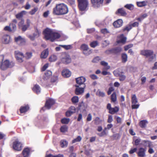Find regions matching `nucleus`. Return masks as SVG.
Returning <instances> with one entry per match:
<instances>
[{
	"instance_id": "f257e3e1",
	"label": "nucleus",
	"mask_w": 157,
	"mask_h": 157,
	"mask_svg": "<svg viewBox=\"0 0 157 157\" xmlns=\"http://www.w3.org/2000/svg\"><path fill=\"white\" fill-rule=\"evenodd\" d=\"M44 33L45 39L47 40H50L52 42L60 37V34L56 31L48 28L46 29L44 31Z\"/></svg>"
},
{
	"instance_id": "f03ea898",
	"label": "nucleus",
	"mask_w": 157,
	"mask_h": 157,
	"mask_svg": "<svg viewBox=\"0 0 157 157\" xmlns=\"http://www.w3.org/2000/svg\"><path fill=\"white\" fill-rule=\"evenodd\" d=\"M68 12L67 6L61 3L56 5L53 9V13L57 15H61L67 14Z\"/></svg>"
},
{
	"instance_id": "7ed1b4c3",
	"label": "nucleus",
	"mask_w": 157,
	"mask_h": 157,
	"mask_svg": "<svg viewBox=\"0 0 157 157\" xmlns=\"http://www.w3.org/2000/svg\"><path fill=\"white\" fill-rule=\"evenodd\" d=\"M153 51L151 50H141L140 54L145 56L146 57H149V60L152 61L155 58V56L153 54Z\"/></svg>"
},
{
	"instance_id": "20e7f679",
	"label": "nucleus",
	"mask_w": 157,
	"mask_h": 157,
	"mask_svg": "<svg viewBox=\"0 0 157 157\" xmlns=\"http://www.w3.org/2000/svg\"><path fill=\"white\" fill-rule=\"evenodd\" d=\"M78 2V6L81 11L85 10L87 7L89 2L87 0H77Z\"/></svg>"
},
{
	"instance_id": "39448f33",
	"label": "nucleus",
	"mask_w": 157,
	"mask_h": 157,
	"mask_svg": "<svg viewBox=\"0 0 157 157\" xmlns=\"http://www.w3.org/2000/svg\"><path fill=\"white\" fill-rule=\"evenodd\" d=\"M14 65V63L13 62H10L8 60H6L2 62L0 66V68L2 70H4L8 68L13 67Z\"/></svg>"
},
{
	"instance_id": "423d86ee",
	"label": "nucleus",
	"mask_w": 157,
	"mask_h": 157,
	"mask_svg": "<svg viewBox=\"0 0 157 157\" xmlns=\"http://www.w3.org/2000/svg\"><path fill=\"white\" fill-rule=\"evenodd\" d=\"M61 61L62 63L67 64L71 62V59L69 55L66 53H63L62 55Z\"/></svg>"
},
{
	"instance_id": "0eeeda50",
	"label": "nucleus",
	"mask_w": 157,
	"mask_h": 157,
	"mask_svg": "<svg viewBox=\"0 0 157 157\" xmlns=\"http://www.w3.org/2000/svg\"><path fill=\"white\" fill-rule=\"evenodd\" d=\"M81 50L83 51V54L85 56H87L92 53L91 50H89V47L88 45L85 44H82L80 47Z\"/></svg>"
},
{
	"instance_id": "6e6552de",
	"label": "nucleus",
	"mask_w": 157,
	"mask_h": 157,
	"mask_svg": "<svg viewBox=\"0 0 157 157\" xmlns=\"http://www.w3.org/2000/svg\"><path fill=\"white\" fill-rule=\"evenodd\" d=\"M104 0H91L93 6L94 8H98L101 6Z\"/></svg>"
},
{
	"instance_id": "1a4fd4ad",
	"label": "nucleus",
	"mask_w": 157,
	"mask_h": 157,
	"mask_svg": "<svg viewBox=\"0 0 157 157\" xmlns=\"http://www.w3.org/2000/svg\"><path fill=\"white\" fill-rule=\"evenodd\" d=\"M15 55L16 58L18 62L21 63L23 62V58H25V57L22 52L17 51L15 52Z\"/></svg>"
},
{
	"instance_id": "9d476101",
	"label": "nucleus",
	"mask_w": 157,
	"mask_h": 157,
	"mask_svg": "<svg viewBox=\"0 0 157 157\" xmlns=\"http://www.w3.org/2000/svg\"><path fill=\"white\" fill-rule=\"evenodd\" d=\"M22 144L17 140L13 143V147L14 149L17 151H20L22 149Z\"/></svg>"
},
{
	"instance_id": "9b49d317",
	"label": "nucleus",
	"mask_w": 157,
	"mask_h": 157,
	"mask_svg": "<svg viewBox=\"0 0 157 157\" xmlns=\"http://www.w3.org/2000/svg\"><path fill=\"white\" fill-rule=\"evenodd\" d=\"M75 87H76L75 90V93L76 95H80L83 93L84 91V88L85 87V85L84 84L82 87H80L78 85H76Z\"/></svg>"
},
{
	"instance_id": "f8f14e48",
	"label": "nucleus",
	"mask_w": 157,
	"mask_h": 157,
	"mask_svg": "<svg viewBox=\"0 0 157 157\" xmlns=\"http://www.w3.org/2000/svg\"><path fill=\"white\" fill-rule=\"evenodd\" d=\"M54 103L55 101L53 99L49 98L46 100L45 105V107L48 109H49Z\"/></svg>"
},
{
	"instance_id": "ddd939ff",
	"label": "nucleus",
	"mask_w": 157,
	"mask_h": 157,
	"mask_svg": "<svg viewBox=\"0 0 157 157\" xmlns=\"http://www.w3.org/2000/svg\"><path fill=\"white\" fill-rule=\"evenodd\" d=\"M86 80V79L85 77L83 76H81L78 78H76V83L78 84V85L80 86L81 85H83L84 82Z\"/></svg>"
},
{
	"instance_id": "4468645a",
	"label": "nucleus",
	"mask_w": 157,
	"mask_h": 157,
	"mask_svg": "<svg viewBox=\"0 0 157 157\" xmlns=\"http://www.w3.org/2000/svg\"><path fill=\"white\" fill-rule=\"evenodd\" d=\"M121 51L122 48L121 47H119L107 50L105 52V53L107 54H109L110 53H117L121 52Z\"/></svg>"
},
{
	"instance_id": "2eb2a0df",
	"label": "nucleus",
	"mask_w": 157,
	"mask_h": 157,
	"mask_svg": "<svg viewBox=\"0 0 157 157\" xmlns=\"http://www.w3.org/2000/svg\"><path fill=\"white\" fill-rule=\"evenodd\" d=\"M146 150L144 148L142 147L139 148L137 153L138 156L140 157H145L146 156Z\"/></svg>"
},
{
	"instance_id": "dca6fc26",
	"label": "nucleus",
	"mask_w": 157,
	"mask_h": 157,
	"mask_svg": "<svg viewBox=\"0 0 157 157\" xmlns=\"http://www.w3.org/2000/svg\"><path fill=\"white\" fill-rule=\"evenodd\" d=\"M15 40L17 44L21 45L24 44L25 41V39L22 38L20 36L15 37Z\"/></svg>"
},
{
	"instance_id": "f3484780",
	"label": "nucleus",
	"mask_w": 157,
	"mask_h": 157,
	"mask_svg": "<svg viewBox=\"0 0 157 157\" xmlns=\"http://www.w3.org/2000/svg\"><path fill=\"white\" fill-rule=\"evenodd\" d=\"M141 144L144 146L148 147H153L152 143L148 140H142L141 142Z\"/></svg>"
},
{
	"instance_id": "a211bd4d",
	"label": "nucleus",
	"mask_w": 157,
	"mask_h": 157,
	"mask_svg": "<svg viewBox=\"0 0 157 157\" xmlns=\"http://www.w3.org/2000/svg\"><path fill=\"white\" fill-rule=\"evenodd\" d=\"M123 23L122 20L121 19H119L113 22V25L115 28H119L122 26Z\"/></svg>"
},
{
	"instance_id": "6ab92c4d",
	"label": "nucleus",
	"mask_w": 157,
	"mask_h": 157,
	"mask_svg": "<svg viewBox=\"0 0 157 157\" xmlns=\"http://www.w3.org/2000/svg\"><path fill=\"white\" fill-rule=\"evenodd\" d=\"M30 20L28 19L26 21V24H24L20 28L23 31H25L30 26Z\"/></svg>"
},
{
	"instance_id": "aec40b11",
	"label": "nucleus",
	"mask_w": 157,
	"mask_h": 157,
	"mask_svg": "<svg viewBox=\"0 0 157 157\" xmlns=\"http://www.w3.org/2000/svg\"><path fill=\"white\" fill-rule=\"evenodd\" d=\"M62 75L64 77H69L71 75V72L67 69H64L62 71Z\"/></svg>"
},
{
	"instance_id": "412c9836",
	"label": "nucleus",
	"mask_w": 157,
	"mask_h": 157,
	"mask_svg": "<svg viewBox=\"0 0 157 157\" xmlns=\"http://www.w3.org/2000/svg\"><path fill=\"white\" fill-rule=\"evenodd\" d=\"M10 37L7 35H4L2 39L3 42L6 44H8L10 41Z\"/></svg>"
},
{
	"instance_id": "4be33fe9",
	"label": "nucleus",
	"mask_w": 157,
	"mask_h": 157,
	"mask_svg": "<svg viewBox=\"0 0 157 157\" xmlns=\"http://www.w3.org/2000/svg\"><path fill=\"white\" fill-rule=\"evenodd\" d=\"M133 140L134 142V145L136 146H137L139 144L141 145V143H140L141 142V139L140 138L134 136L133 138Z\"/></svg>"
},
{
	"instance_id": "5701e85b",
	"label": "nucleus",
	"mask_w": 157,
	"mask_h": 157,
	"mask_svg": "<svg viewBox=\"0 0 157 157\" xmlns=\"http://www.w3.org/2000/svg\"><path fill=\"white\" fill-rule=\"evenodd\" d=\"M33 91L37 94H39L41 91V88L37 85H35L33 88Z\"/></svg>"
},
{
	"instance_id": "b1692460",
	"label": "nucleus",
	"mask_w": 157,
	"mask_h": 157,
	"mask_svg": "<svg viewBox=\"0 0 157 157\" xmlns=\"http://www.w3.org/2000/svg\"><path fill=\"white\" fill-rule=\"evenodd\" d=\"M52 75V72L51 71L49 70L47 71L45 73L43 78L45 80H47L51 77Z\"/></svg>"
},
{
	"instance_id": "393cba45",
	"label": "nucleus",
	"mask_w": 157,
	"mask_h": 157,
	"mask_svg": "<svg viewBox=\"0 0 157 157\" xmlns=\"http://www.w3.org/2000/svg\"><path fill=\"white\" fill-rule=\"evenodd\" d=\"M29 153L30 150L28 148H25L22 152L23 155L24 157H29Z\"/></svg>"
},
{
	"instance_id": "a878e982",
	"label": "nucleus",
	"mask_w": 157,
	"mask_h": 157,
	"mask_svg": "<svg viewBox=\"0 0 157 157\" xmlns=\"http://www.w3.org/2000/svg\"><path fill=\"white\" fill-rule=\"evenodd\" d=\"M48 55V49H46L44 50L41 53V58L45 59L47 57Z\"/></svg>"
},
{
	"instance_id": "bb28decb",
	"label": "nucleus",
	"mask_w": 157,
	"mask_h": 157,
	"mask_svg": "<svg viewBox=\"0 0 157 157\" xmlns=\"http://www.w3.org/2000/svg\"><path fill=\"white\" fill-rule=\"evenodd\" d=\"M126 38L124 36L123 34L121 35L120 36V39L117 41L118 43L124 44L126 41Z\"/></svg>"
},
{
	"instance_id": "cd10ccee",
	"label": "nucleus",
	"mask_w": 157,
	"mask_h": 157,
	"mask_svg": "<svg viewBox=\"0 0 157 157\" xmlns=\"http://www.w3.org/2000/svg\"><path fill=\"white\" fill-rule=\"evenodd\" d=\"M29 107L28 105L21 106L20 109V111L21 113L26 112L29 109Z\"/></svg>"
},
{
	"instance_id": "c85d7f7f",
	"label": "nucleus",
	"mask_w": 157,
	"mask_h": 157,
	"mask_svg": "<svg viewBox=\"0 0 157 157\" xmlns=\"http://www.w3.org/2000/svg\"><path fill=\"white\" fill-rule=\"evenodd\" d=\"M26 11L23 10L20 13L16 14V17L17 19H20L22 17L23 15L26 14Z\"/></svg>"
},
{
	"instance_id": "c756f323",
	"label": "nucleus",
	"mask_w": 157,
	"mask_h": 157,
	"mask_svg": "<svg viewBox=\"0 0 157 157\" xmlns=\"http://www.w3.org/2000/svg\"><path fill=\"white\" fill-rule=\"evenodd\" d=\"M118 76L119 77V80L121 81L124 80L126 78L125 75H124V72H120Z\"/></svg>"
},
{
	"instance_id": "7c9ffc66",
	"label": "nucleus",
	"mask_w": 157,
	"mask_h": 157,
	"mask_svg": "<svg viewBox=\"0 0 157 157\" xmlns=\"http://www.w3.org/2000/svg\"><path fill=\"white\" fill-rule=\"evenodd\" d=\"M119 111V108L117 107H115L114 108H112L110 109L109 113L111 114H113Z\"/></svg>"
},
{
	"instance_id": "2f4dec72",
	"label": "nucleus",
	"mask_w": 157,
	"mask_h": 157,
	"mask_svg": "<svg viewBox=\"0 0 157 157\" xmlns=\"http://www.w3.org/2000/svg\"><path fill=\"white\" fill-rule=\"evenodd\" d=\"M147 4V2L145 1L137 2V5L139 7L144 6L146 5Z\"/></svg>"
},
{
	"instance_id": "473e14b6",
	"label": "nucleus",
	"mask_w": 157,
	"mask_h": 157,
	"mask_svg": "<svg viewBox=\"0 0 157 157\" xmlns=\"http://www.w3.org/2000/svg\"><path fill=\"white\" fill-rule=\"evenodd\" d=\"M137 99L136 95L133 94L132 96V104H136L137 102Z\"/></svg>"
},
{
	"instance_id": "72a5a7b5",
	"label": "nucleus",
	"mask_w": 157,
	"mask_h": 157,
	"mask_svg": "<svg viewBox=\"0 0 157 157\" xmlns=\"http://www.w3.org/2000/svg\"><path fill=\"white\" fill-rule=\"evenodd\" d=\"M121 57L122 62H126L127 60L128 56L125 53H123L121 55Z\"/></svg>"
},
{
	"instance_id": "f704fd0d",
	"label": "nucleus",
	"mask_w": 157,
	"mask_h": 157,
	"mask_svg": "<svg viewBox=\"0 0 157 157\" xmlns=\"http://www.w3.org/2000/svg\"><path fill=\"white\" fill-rule=\"evenodd\" d=\"M147 122L146 120L141 121L140 123V125L142 128H145L146 126V124Z\"/></svg>"
},
{
	"instance_id": "c9c22d12",
	"label": "nucleus",
	"mask_w": 157,
	"mask_h": 157,
	"mask_svg": "<svg viewBox=\"0 0 157 157\" xmlns=\"http://www.w3.org/2000/svg\"><path fill=\"white\" fill-rule=\"evenodd\" d=\"M98 45V43L97 41H94L90 43V46L93 48H94Z\"/></svg>"
},
{
	"instance_id": "e433bc0d",
	"label": "nucleus",
	"mask_w": 157,
	"mask_h": 157,
	"mask_svg": "<svg viewBox=\"0 0 157 157\" xmlns=\"http://www.w3.org/2000/svg\"><path fill=\"white\" fill-rule=\"evenodd\" d=\"M82 138L80 136H78L77 137L73 139L72 142V144L77 143L80 141L82 140Z\"/></svg>"
},
{
	"instance_id": "4c0bfd02",
	"label": "nucleus",
	"mask_w": 157,
	"mask_h": 157,
	"mask_svg": "<svg viewBox=\"0 0 157 157\" xmlns=\"http://www.w3.org/2000/svg\"><path fill=\"white\" fill-rule=\"evenodd\" d=\"M68 144L66 140H61L60 144L61 147L63 148L66 147L67 146Z\"/></svg>"
},
{
	"instance_id": "58836bf2",
	"label": "nucleus",
	"mask_w": 157,
	"mask_h": 157,
	"mask_svg": "<svg viewBox=\"0 0 157 157\" xmlns=\"http://www.w3.org/2000/svg\"><path fill=\"white\" fill-rule=\"evenodd\" d=\"M111 100L113 102H115L117 100V95L115 92H114L111 95Z\"/></svg>"
},
{
	"instance_id": "ea45409f",
	"label": "nucleus",
	"mask_w": 157,
	"mask_h": 157,
	"mask_svg": "<svg viewBox=\"0 0 157 157\" xmlns=\"http://www.w3.org/2000/svg\"><path fill=\"white\" fill-rule=\"evenodd\" d=\"M118 13L120 14L122 16H124L126 15V13L125 11L122 9H119L117 12V13Z\"/></svg>"
},
{
	"instance_id": "a19ab883",
	"label": "nucleus",
	"mask_w": 157,
	"mask_h": 157,
	"mask_svg": "<svg viewBox=\"0 0 157 157\" xmlns=\"http://www.w3.org/2000/svg\"><path fill=\"white\" fill-rule=\"evenodd\" d=\"M57 59V57L55 55L51 56L49 58V60L50 62H54Z\"/></svg>"
},
{
	"instance_id": "79ce46f5",
	"label": "nucleus",
	"mask_w": 157,
	"mask_h": 157,
	"mask_svg": "<svg viewBox=\"0 0 157 157\" xmlns=\"http://www.w3.org/2000/svg\"><path fill=\"white\" fill-rule=\"evenodd\" d=\"M60 46L62 47L66 50H68L71 49L72 47L71 45H60Z\"/></svg>"
},
{
	"instance_id": "37998d69",
	"label": "nucleus",
	"mask_w": 157,
	"mask_h": 157,
	"mask_svg": "<svg viewBox=\"0 0 157 157\" xmlns=\"http://www.w3.org/2000/svg\"><path fill=\"white\" fill-rule=\"evenodd\" d=\"M97 94L99 96L104 97L105 96V94L103 92L99 90H98L97 92Z\"/></svg>"
},
{
	"instance_id": "c03bdc74",
	"label": "nucleus",
	"mask_w": 157,
	"mask_h": 157,
	"mask_svg": "<svg viewBox=\"0 0 157 157\" xmlns=\"http://www.w3.org/2000/svg\"><path fill=\"white\" fill-rule=\"evenodd\" d=\"M69 121V118H63L61 120L62 123L64 124H67Z\"/></svg>"
},
{
	"instance_id": "a18cd8bd",
	"label": "nucleus",
	"mask_w": 157,
	"mask_h": 157,
	"mask_svg": "<svg viewBox=\"0 0 157 157\" xmlns=\"http://www.w3.org/2000/svg\"><path fill=\"white\" fill-rule=\"evenodd\" d=\"M71 100L73 103H77L78 101V97L77 96H74L72 98Z\"/></svg>"
},
{
	"instance_id": "49530a36",
	"label": "nucleus",
	"mask_w": 157,
	"mask_h": 157,
	"mask_svg": "<svg viewBox=\"0 0 157 157\" xmlns=\"http://www.w3.org/2000/svg\"><path fill=\"white\" fill-rule=\"evenodd\" d=\"M32 56V53L31 52H27L25 56H24L25 58L26 59H28L30 58Z\"/></svg>"
},
{
	"instance_id": "de8ad7c7",
	"label": "nucleus",
	"mask_w": 157,
	"mask_h": 157,
	"mask_svg": "<svg viewBox=\"0 0 157 157\" xmlns=\"http://www.w3.org/2000/svg\"><path fill=\"white\" fill-rule=\"evenodd\" d=\"M40 33V32L37 29H36L35 32L33 33V35L36 38L38 37Z\"/></svg>"
},
{
	"instance_id": "09e8293b",
	"label": "nucleus",
	"mask_w": 157,
	"mask_h": 157,
	"mask_svg": "<svg viewBox=\"0 0 157 157\" xmlns=\"http://www.w3.org/2000/svg\"><path fill=\"white\" fill-rule=\"evenodd\" d=\"M132 29L131 25H129L125 27L123 29V31L124 32L127 31V32L129 31Z\"/></svg>"
},
{
	"instance_id": "8fccbe9b",
	"label": "nucleus",
	"mask_w": 157,
	"mask_h": 157,
	"mask_svg": "<svg viewBox=\"0 0 157 157\" xmlns=\"http://www.w3.org/2000/svg\"><path fill=\"white\" fill-rule=\"evenodd\" d=\"M45 157H63V155L60 154L55 155H53L51 154H49L46 155Z\"/></svg>"
},
{
	"instance_id": "3c124183",
	"label": "nucleus",
	"mask_w": 157,
	"mask_h": 157,
	"mask_svg": "<svg viewBox=\"0 0 157 157\" xmlns=\"http://www.w3.org/2000/svg\"><path fill=\"white\" fill-rule=\"evenodd\" d=\"M67 130V127L66 125H63L60 128L61 132H66Z\"/></svg>"
},
{
	"instance_id": "603ef678",
	"label": "nucleus",
	"mask_w": 157,
	"mask_h": 157,
	"mask_svg": "<svg viewBox=\"0 0 157 157\" xmlns=\"http://www.w3.org/2000/svg\"><path fill=\"white\" fill-rule=\"evenodd\" d=\"M133 5L131 4H127L125 6V8L130 10H132L133 9Z\"/></svg>"
},
{
	"instance_id": "864d4df0",
	"label": "nucleus",
	"mask_w": 157,
	"mask_h": 157,
	"mask_svg": "<svg viewBox=\"0 0 157 157\" xmlns=\"http://www.w3.org/2000/svg\"><path fill=\"white\" fill-rule=\"evenodd\" d=\"M38 8L36 7L34 8L33 9L30 11L29 13L31 15H33L37 11Z\"/></svg>"
},
{
	"instance_id": "5fc2aeb1",
	"label": "nucleus",
	"mask_w": 157,
	"mask_h": 157,
	"mask_svg": "<svg viewBox=\"0 0 157 157\" xmlns=\"http://www.w3.org/2000/svg\"><path fill=\"white\" fill-rule=\"evenodd\" d=\"M90 78L93 80L97 79L98 78V77L95 74L90 75Z\"/></svg>"
},
{
	"instance_id": "6e6d98bb",
	"label": "nucleus",
	"mask_w": 157,
	"mask_h": 157,
	"mask_svg": "<svg viewBox=\"0 0 157 157\" xmlns=\"http://www.w3.org/2000/svg\"><path fill=\"white\" fill-rule=\"evenodd\" d=\"M133 46L132 44H129L124 46V49L125 51L127 50L129 48H132Z\"/></svg>"
},
{
	"instance_id": "4d7b16f0",
	"label": "nucleus",
	"mask_w": 157,
	"mask_h": 157,
	"mask_svg": "<svg viewBox=\"0 0 157 157\" xmlns=\"http://www.w3.org/2000/svg\"><path fill=\"white\" fill-rule=\"evenodd\" d=\"M24 21L23 19L21 20V21L18 23V26L20 28L21 27L22 25H24Z\"/></svg>"
},
{
	"instance_id": "13d9d810",
	"label": "nucleus",
	"mask_w": 157,
	"mask_h": 157,
	"mask_svg": "<svg viewBox=\"0 0 157 157\" xmlns=\"http://www.w3.org/2000/svg\"><path fill=\"white\" fill-rule=\"evenodd\" d=\"M73 114V112H71V111L69 110L66 112V116L69 117L70 116Z\"/></svg>"
},
{
	"instance_id": "bf43d9fd",
	"label": "nucleus",
	"mask_w": 157,
	"mask_h": 157,
	"mask_svg": "<svg viewBox=\"0 0 157 157\" xmlns=\"http://www.w3.org/2000/svg\"><path fill=\"white\" fill-rule=\"evenodd\" d=\"M109 44V41L106 40L104 41L102 43V44L104 47H105L107 46Z\"/></svg>"
},
{
	"instance_id": "052dcab7",
	"label": "nucleus",
	"mask_w": 157,
	"mask_h": 157,
	"mask_svg": "<svg viewBox=\"0 0 157 157\" xmlns=\"http://www.w3.org/2000/svg\"><path fill=\"white\" fill-rule=\"evenodd\" d=\"M101 32L102 33L104 34H107L109 33L108 30L105 28L101 29Z\"/></svg>"
},
{
	"instance_id": "680f3d73",
	"label": "nucleus",
	"mask_w": 157,
	"mask_h": 157,
	"mask_svg": "<svg viewBox=\"0 0 157 157\" xmlns=\"http://www.w3.org/2000/svg\"><path fill=\"white\" fill-rule=\"evenodd\" d=\"M113 74L115 76L118 77L120 74V72H119L118 70H115L113 71Z\"/></svg>"
},
{
	"instance_id": "e2e57ef3",
	"label": "nucleus",
	"mask_w": 157,
	"mask_h": 157,
	"mask_svg": "<svg viewBox=\"0 0 157 157\" xmlns=\"http://www.w3.org/2000/svg\"><path fill=\"white\" fill-rule=\"evenodd\" d=\"M114 90V89L113 87H110L109 88L108 91V95H110L111 92L113 91Z\"/></svg>"
},
{
	"instance_id": "0e129e2a",
	"label": "nucleus",
	"mask_w": 157,
	"mask_h": 157,
	"mask_svg": "<svg viewBox=\"0 0 157 157\" xmlns=\"http://www.w3.org/2000/svg\"><path fill=\"white\" fill-rule=\"evenodd\" d=\"M107 129L106 128H105L104 130L101 132L100 134H99V135L100 136H102L106 134L105 132V130Z\"/></svg>"
},
{
	"instance_id": "69168bd1",
	"label": "nucleus",
	"mask_w": 157,
	"mask_h": 157,
	"mask_svg": "<svg viewBox=\"0 0 157 157\" xmlns=\"http://www.w3.org/2000/svg\"><path fill=\"white\" fill-rule=\"evenodd\" d=\"M137 149L136 148L133 149H131L129 151V153L130 154H132L135 152L137 150Z\"/></svg>"
},
{
	"instance_id": "338daca9",
	"label": "nucleus",
	"mask_w": 157,
	"mask_h": 157,
	"mask_svg": "<svg viewBox=\"0 0 157 157\" xmlns=\"http://www.w3.org/2000/svg\"><path fill=\"white\" fill-rule=\"evenodd\" d=\"M92 116L91 114H89L87 118V121H90L92 120Z\"/></svg>"
},
{
	"instance_id": "774afa93",
	"label": "nucleus",
	"mask_w": 157,
	"mask_h": 157,
	"mask_svg": "<svg viewBox=\"0 0 157 157\" xmlns=\"http://www.w3.org/2000/svg\"><path fill=\"white\" fill-rule=\"evenodd\" d=\"M48 63H46L44 65L42 68L41 71H44L48 68Z\"/></svg>"
}]
</instances>
